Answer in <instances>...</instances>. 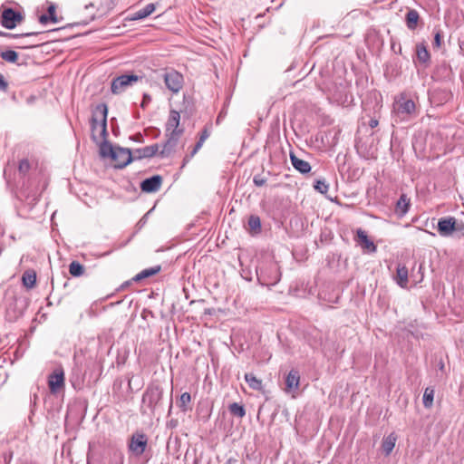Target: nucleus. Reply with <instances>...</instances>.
<instances>
[{
    "label": "nucleus",
    "instance_id": "45",
    "mask_svg": "<svg viewBox=\"0 0 464 464\" xmlns=\"http://www.w3.org/2000/svg\"><path fill=\"white\" fill-rule=\"evenodd\" d=\"M150 101H151L150 96L149 94H147V93H144V94H143L142 102H141L140 106H141L142 108H145V107H146V105H147Z\"/></svg>",
    "mask_w": 464,
    "mask_h": 464
},
{
    "label": "nucleus",
    "instance_id": "46",
    "mask_svg": "<svg viewBox=\"0 0 464 464\" xmlns=\"http://www.w3.org/2000/svg\"><path fill=\"white\" fill-rule=\"evenodd\" d=\"M209 132L207 129H204L200 134L199 140L205 142V140L208 138Z\"/></svg>",
    "mask_w": 464,
    "mask_h": 464
},
{
    "label": "nucleus",
    "instance_id": "10",
    "mask_svg": "<svg viewBox=\"0 0 464 464\" xmlns=\"http://www.w3.org/2000/svg\"><path fill=\"white\" fill-rule=\"evenodd\" d=\"M356 242L363 250L369 253H374L377 250L375 244L368 237L366 232L358 228L356 232Z\"/></svg>",
    "mask_w": 464,
    "mask_h": 464
},
{
    "label": "nucleus",
    "instance_id": "29",
    "mask_svg": "<svg viewBox=\"0 0 464 464\" xmlns=\"http://www.w3.org/2000/svg\"><path fill=\"white\" fill-rule=\"evenodd\" d=\"M69 272L72 276H81L84 273V266L77 261L69 265Z\"/></svg>",
    "mask_w": 464,
    "mask_h": 464
},
{
    "label": "nucleus",
    "instance_id": "55",
    "mask_svg": "<svg viewBox=\"0 0 464 464\" xmlns=\"http://www.w3.org/2000/svg\"><path fill=\"white\" fill-rule=\"evenodd\" d=\"M212 311H213V309H209V308H208V309H205V312H204V313H205V314H212Z\"/></svg>",
    "mask_w": 464,
    "mask_h": 464
},
{
    "label": "nucleus",
    "instance_id": "51",
    "mask_svg": "<svg viewBox=\"0 0 464 464\" xmlns=\"http://www.w3.org/2000/svg\"><path fill=\"white\" fill-rule=\"evenodd\" d=\"M237 460L234 458H229L225 464H237Z\"/></svg>",
    "mask_w": 464,
    "mask_h": 464
},
{
    "label": "nucleus",
    "instance_id": "18",
    "mask_svg": "<svg viewBox=\"0 0 464 464\" xmlns=\"http://www.w3.org/2000/svg\"><path fill=\"white\" fill-rule=\"evenodd\" d=\"M245 381L248 384L249 388H251L254 391H262L263 390V383L262 380L256 377V375L252 372H247L245 374Z\"/></svg>",
    "mask_w": 464,
    "mask_h": 464
},
{
    "label": "nucleus",
    "instance_id": "2",
    "mask_svg": "<svg viewBox=\"0 0 464 464\" xmlns=\"http://www.w3.org/2000/svg\"><path fill=\"white\" fill-rule=\"evenodd\" d=\"M161 397L162 391L159 387L148 388L142 396L141 408L144 413H147L148 410L153 411L156 408H160Z\"/></svg>",
    "mask_w": 464,
    "mask_h": 464
},
{
    "label": "nucleus",
    "instance_id": "52",
    "mask_svg": "<svg viewBox=\"0 0 464 464\" xmlns=\"http://www.w3.org/2000/svg\"><path fill=\"white\" fill-rule=\"evenodd\" d=\"M110 464H122V459H119L118 460H112Z\"/></svg>",
    "mask_w": 464,
    "mask_h": 464
},
{
    "label": "nucleus",
    "instance_id": "26",
    "mask_svg": "<svg viewBox=\"0 0 464 464\" xmlns=\"http://www.w3.org/2000/svg\"><path fill=\"white\" fill-rule=\"evenodd\" d=\"M423 264H417L415 263L413 267L411 268V276L414 280L416 284L420 283L423 280L424 274H423Z\"/></svg>",
    "mask_w": 464,
    "mask_h": 464
},
{
    "label": "nucleus",
    "instance_id": "6",
    "mask_svg": "<svg viewBox=\"0 0 464 464\" xmlns=\"http://www.w3.org/2000/svg\"><path fill=\"white\" fill-rule=\"evenodd\" d=\"M24 17L21 13L11 7L5 8L1 14L0 23L6 29H14L23 21Z\"/></svg>",
    "mask_w": 464,
    "mask_h": 464
},
{
    "label": "nucleus",
    "instance_id": "54",
    "mask_svg": "<svg viewBox=\"0 0 464 464\" xmlns=\"http://www.w3.org/2000/svg\"><path fill=\"white\" fill-rule=\"evenodd\" d=\"M170 382H171V392H172V391H173V389H174V388H173V387H174V386H173V385H174V377H173V376H171Z\"/></svg>",
    "mask_w": 464,
    "mask_h": 464
},
{
    "label": "nucleus",
    "instance_id": "36",
    "mask_svg": "<svg viewBox=\"0 0 464 464\" xmlns=\"http://www.w3.org/2000/svg\"><path fill=\"white\" fill-rule=\"evenodd\" d=\"M55 9H56V7L53 4H51L47 9V11H48L47 15L50 17V21L53 24L58 23V18L55 14Z\"/></svg>",
    "mask_w": 464,
    "mask_h": 464
},
{
    "label": "nucleus",
    "instance_id": "5",
    "mask_svg": "<svg viewBox=\"0 0 464 464\" xmlns=\"http://www.w3.org/2000/svg\"><path fill=\"white\" fill-rule=\"evenodd\" d=\"M464 225L458 224L453 217L441 218L438 221V232L441 237H450L454 231L462 230Z\"/></svg>",
    "mask_w": 464,
    "mask_h": 464
},
{
    "label": "nucleus",
    "instance_id": "42",
    "mask_svg": "<svg viewBox=\"0 0 464 464\" xmlns=\"http://www.w3.org/2000/svg\"><path fill=\"white\" fill-rule=\"evenodd\" d=\"M8 89V82L5 81V77L0 73V91L6 92Z\"/></svg>",
    "mask_w": 464,
    "mask_h": 464
},
{
    "label": "nucleus",
    "instance_id": "30",
    "mask_svg": "<svg viewBox=\"0 0 464 464\" xmlns=\"http://www.w3.org/2000/svg\"><path fill=\"white\" fill-rule=\"evenodd\" d=\"M0 57L5 62L15 63L18 60V53L13 50H6L0 53Z\"/></svg>",
    "mask_w": 464,
    "mask_h": 464
},
{
    "label": "nucleus",
    "instance_id": "32",
    "mask_svg": "<svg viewBox=\"0 0 464 464\" xmlns=\"http://www.w3.org/2000/svg\"><path fill=\"white\" fill-rule=\"evenodd\" d=\"M114 150H115V148H113L110 143L103 142L101 145L100 152L102 157H111V158Z\"/></svg>",
    "mask_w": 464,
    "mask_h": 464
},
{
    "label": "nucleus",
    "instance_id": "23",
    "mask_svg": "<svg viewBox=\"0 0 464 464\" xmlns=\"http://www.w3.org/2000/svg\"><path fill=\"white\" fill-rule=\"evenodd\" d=\"M248 230L251 234H258L261 232V220L256 215H251L247 221Z\"/></svg>",
    "mask_w": 464,
    "mask_h": 464
},
{
    "label": "nucleus",
    "instance_id": "40",
    "mask_svg": "<svg viewBox=\"0 0 464 464\" xmlns=\"http://www.w3.org/2000/svg\"><path fill=\"white\" fill-rule=\"evenodd\" d=\"M441 37L442 36H441L440 31H437L435 33V35H434V41H433L434 47H437V48L440 47V45H441Z\"/></svg>",
    "mask_w": 464,
    "mask_h": 464
},
{
    "label": "nucleus",
    "instance_id": "43",
    "mask_svg": "<svg viewBox=\"0 0 464 464\" xmlns=\"http://www.w3.org/2000/svg\"><path fill=\"white\" fill-rule=\"evenodd\" d=\"M82 353V352L79 351V352H75L73 354V362L76 367H79L82 364L81 358H80Z\"/></svg>",
    "mask_w": 464,
    "mask_h": 464
},
{
    "label": "nucleus",
    "instance_id": "57",
    "mask_svg": "<svg viewBox=\"0 0 464 464\" xmlns=\"http://www.w3.org/2000/svg\"><path fill=\"white\" fill-rule=\"evenodd\" d=\"M172 422H173V420H170L169 421V425H171V424H172Z\"/></svg>",
    "mask_w": 464,
    "mask_h": 464
},
{
    "label": "nucleus",
    "instance_id": "12",
    "mask_svg": "<svg viewBox=\"0 0 464 464\" xmlns=\"http://www.w3.org/2000/svg\"><path fill=\"white\" fill-rule=\"evenodd\" d=\"M159 149V144H152L143 148L135 149L132 150L133 159L135 160L153 157L154 155L157 154Z\"/></svg>",
    "mask_w": 464,
    "mask_h": 464
},
{
    "label": "nucleus",
    "instance_id": "11",
    "mask_svg": "<svg viewBox=\"0 0 464 464\" xmlns=\"http://www.w3.org/2000/svg\"><path fill=\"white\" fill-rule=\"evenodd\" d=\"M48 385L52 393H56L64 386V373L63 371L53 372L48 378Z\"/></svg>",
    "mask_w": 464,
    "mask_h": 464
},
{
    "label": "nucleus",
    "instance_id": "7",
    "mask_svg": "<svg viewBox=\"0 0 464 464\" xmlns=\"http://www.w3.org/2000/svg\"><path fill=\"white\" fill-rule=\"evenodd\" d=\"M111 159L116 162L115 167L122 169L134 160L132 151L130 149L116 147Z\"/></svg>",
    "mask_w": 464,
    "mask_h": 464
},
{
    "label": "nucleus",
    "instance_id": "56",
    "mask_svg": "<svg viewBox=\"0 0 464 464\" xmlns=\"http://www.w3.org/2000/svg\"><path fill=\"white\" fill-rule=\"evenodd\" d=\"M171 410H172V405L170 404V406H169V412H170V411H171Z\"/></svg>",
    "mask_w": 464,
    "mask_h": 464
},
{
    "label": "nucleus",
    "instance_id": "15",
    "mask_svg": "<svg viewBox=\"0 0 464 464\" xmlns=\"http://www.w3.org/2000/svg\"><path fill=\"white\" fill-rule=\"evenodd\" d=\"M300 374L297 370L292 369L285 377V391L291 392L299 387Z\"/></svg>",
    "mask_w": 464,
    "mask_h": 464
},
{
    "label": "nucleus",
    "instance_id": "38",
    "mask_svg": "<svg viewBox=\"0 0 464 464\" xmlns=\"http://www.w3.org/2000/svg\"><path fill=\"white\" fill-rule=\"evenodd\" d=\"M253 182L256 187H262L266 183V179L261 175H255Z\"/></svg>",
    "mask_w": 464,
    "mask_h": 464
},
{
    "label": "nucleus",
    "instance_id": "13",
    "mask_svg": "<svg viewBox=\"0 0 464 464\" xmlns=\"http://www.w3.org/2000/svg\"><path fill=\"white\" fill-rule=\"evenodd\" d=\"M290 160L297 171H299L302 174H307L311 171V165L308 161H305L302 159H299L295 153H290Z\"/></svg>",
    "mask_w": 464,
    "mask_h": 464
},
{
    "label": "nucleus",
    "instance_id": "27",
    "mask_svg": "<svg viewBox=\"0 0 464 464\" xmlns=\"http://www.w3.org/2000/svg\"><path fill=\"white\" fill-rule=\"evenodd\" d=\"M228 410L229 412L236 417L243 418L246 415V410L244 406L237 402L231 403L228 406Z\"/></svg>",
    "mask_w": 464,
    "mask_h": 464
},
{
    "label": "nucleus",
    "instance_id": "20",
    "mask_svg": "<svg viewBox=\"0 0 464 464\" xmlns=\"http://www.w3.org/2000/svg\"><path fill=\"white\" fill-rule=\"evenodd\" d=\"M420 20V14L417 10L410 9L406 14V25L410 30H415L418 22Z\"/></svg>",
    "mask_w": 464,
    "mask_h": 464
},
{
    "label": "nucleus",
    "instance_id": "53",
    "mask_svg": "<svg viewBox=\"0 0 464 464\" xmlns=\"http://www.w3.org/2000/svg\"><path fill=\"white\" fill-rule=\"evenodd\" d=\"M439 366H440V370H441V371H443V370H444V363H443V362H442V361H440V362Z\"/></svg>",
    "mask_w": 464,
    "mask_h": 464
},
{
    "label": "nucleus",
    "instance_id": "34",
    "mask_svg": "<svg viewBox=\"0 0 464 464\" xmlns=\"http://www.w3.org/2000/svg\"><path fill=\"white\" fill-rule=\"evenodd\" d=\"M167 130L169 132L168 135L169 136V138L168 141L164 144L163 150L160 152L162 155L170 153V150H171V148H172L171 140H172V138L174 136V130H171L169 128H168Z\"/></svg>",
    "mask_w": 464,
    "mask_h": 464
},
{
    "label": "nucleus",
    "instance_id": "17",
    "mask_svg": "<svg viewBox=\"0 0 464 464\" xmlns=\"http://www.w3.org/2000/svg\"><path fill=\"white\" fill-rule=\"evenodd\" d=\"M397 436L394 432L384 437L382 442V450L385 456H389L395 447Z\"/></svg>",
    "mask_w": 464,
    "mask_h": 464
},
{
    "label": "nucleus",
    "instance_id": "14",
    "mask_svg": "<svg viewBox=\"0 0 464 464\" xmlns=\"http://www.w3.org/2000/svg\"><path fill=\"white\" fill-rule=\"evenodd\" d=\"M411 206V199L406 194L402 193L395 205V213L398 217L401 218L406 215Z\"/></svg>",
    "mask_w": 464,
    "mask_h": 464
},
{
    "label": "nucleus",
    "instance_id": "16",
    "mask_svg": "<svg viewBox=\"0 0 464 464\" xmlns=\"http://www.w3.org/2000/svg\"><path fill=\"white\" fill-rule=\"evenodd\" d=\"M416 56L420 63L427 67L430 61V54L425 44L420 43L416 45Z\"/></svg>",
    "mask_w": 464,
    "mask_h": 464
},
{
    "label": "nucleus",
    "instance_id": "8",
    "mask_svg": "<svg viewBox=\"0 0 464 464\" xmlns=\"http://www.w3.org/2000/svg\"><path fill=\"white\" fill-rule=\"evenodd\" d=\"M147 437L142 433H135L129 442V450L135 455L140 456L147 447Z\"/></svg>",
    "mask_w": 464,
    "mask_h": 464
},
{
    "label": "nucleus",
    "instance_id": "19",
    "mask_svg": "<svg viewBox=\"0 0 464 464\" xmlns=\"http://www.w3.org/2000/svg\"><path fill=\"white\" fill-rule=\"evenodd\" d=\"M409 271L405 266H398L396 271V282L401 287H405L408 284Z\"/></svg>",
    "mask_w": 464,
    "mask_h": 464
},
{
    "label": "nucleus",
    "instance_id": "1",
    "mask_svg": "<svg viewBox=\"0 0 464 464\" xmlns=\"http://www.w3.org/2000/svg\"><path fill=\"white\" fill-rule=\"evenodd\" d=\"M107 114L108 108L105 104L97 105L91 120V128L92 132L100 129L101 135L102 137L107 135Z\"/></svg>",
    "mask_w": 464,
    "mask_h": 464
},
{
    "label": "nucleus",
    "instance_id": "44",
    "mask_svg": "<svg viewBox=\"0 0 464 464\" xmlns=\"http://www.w3.org/2000/svg\"><path fill=\"white\" fill-rule=\"evenodd\" d=\"M179 120H180V115H179V112L176 111V125H175V128H176V136L179 135L180 133H182V130H180L179 128Z\"/></svg>",
    "mask_w": 464,
    "mask_h": 464
},
{
    "label": "nucleus",
    "instance_id": "33",
    "mask_svg": "<svg viewBox=\"0 0 464 464\" xmlns=\"http://www.w3.org/2000/svg\"><path fill=\"white\" fill-rule=\"evenodd\" d=\"M203 141L201 140H198L197 143L195 144L193 150H191V152L188 154V155H186L184 160H183V165L181 166V168H183L185 166V164L187 162H188L190 160L191 158L194 157V155L200 150V148L202 147L203 145Z\"/></svg>",
    "mask_w": 464,
    "mask_h": 464
},
{
    "label": "nucleus",
    "instance_id": "48",
    "mask_svg": "<svg viewBox=\"0 0 464 464\" xmlns=\"http://www.w3.org/2000/svg\"><path fill=\"white\" fill-rule=\"evenodd\" d=\"M378 124H379V121H378V120H377V119H371V120L369 121V126H370L372 129H373V128L377 127V126H378Z\"/></svg>",
    "mask_w": 464,
    "mask_h": 464
},
{
    "label": "nucleus",
    "instance_id": "37",
    "mask_svg": "<svg viewBox=\"0 0 464 464\" xmlns=\"http://www.w3.org/2000/svg\"><path fill=\"white\" fill-rule=\"evenodd\" d=\"M19 172L22 174H25L30 169V163L27 160L24 159L19 162L18 166Z\"/></svg>",
    "mask_w": 464,
    "mask_h": 464
},
{
    "label": "nucleus",
    "instance_id": "4",
    "mask_svg": "<svg viewBox=\"0 0 464 464\" xmlns=\"http://www.w3.org/2000/svg\"><path fill=\"white\" fill-rule=\"evenodd\" d=\"M394 111L401 120H408L415 115L416 105L412 100L401 97L394 104Z\"/></svg>",
    "mask_w": 464,
    "mask_h": 464
},
{
    "label": "nucleus",
    "instance_id": "25",
    "mask_svg": "<svg viewBox=\"0 0 464 464\" xmlns=\"http://www.w3.org/2000/svg\"><path fill=\"white\" fill-rule=\"evenodd\" d=\"M160 266L144 269L140 273L137 274L133 277V280L134 281H140V280H142L144 278H147V277H150L151 276L156 275L157 273L160 272Z\"/></svg>",
    "mask_w": 464,
    "mask_h": 464
},
{
    "label": "nucleus",
    "instance_id": "39",
    "mask_svg": "<svg viewBox=\"0 0 464 464\" xmlns=\"http://www.w3.org/2000/svg\"><path fill=\"white\" fill-rule=\"evenodd\" d=\"M164 79H165V83H166L167 87L170 91L174 92V79L171 77V75L165 73Z\"/></svg>",
    "mask_w": 464,
    "mask_h": 464
},
{
    "label": "nucleus",
    "instance_id": "58",
    "mask_svg": "<svg viewBox=\"0 0 464 464\" xmlns=\"http://www.w3.org/2000/svg\"><path fill=\"white\" fill-rule=\"evenodd\" d=\"M167 447L169 449V440L168 441Z\"/></svg>",
    "mask_w": 464,
    "mask_h": 464
},
{
    "label": "nucleus",
    "instance_id": "24",
    "mask_svg": "<svg viewBox=\"0 0 464 464\" xmlns=\"http://www.w3.org/2000/svg\"><path fill=\"white\" fill-rule=\"evenodd\" d=\"M178 406L185 412L192 410L191 395L189 392H183L180 395Z\"/></svg>",
    "mask_w": 464,
    "mask_h": 464
},
{
    "label": "nucleus",
    "instance_id": "22",
    "mask_svg": "<svg viewBox=\"0 0 464 464\" xmlns=\"http://www.w3.org/2000/svg\"><path fill=\"white\" fill-rule=\"evenodd\" d=\"M23 285L26 288H33L36 283V274L34 270H26L22 276Z\"/></svg>",
    "mask_w": 464,
    "mask_h": 464
},
{
    "label": "nucleus",
    "instance_id": "47",
    "mask_svg": "<svg viewBox=\"0 0 464 464\" xmlns=\"http://www.w3.org/2000/svg\"><path fill=\"white\" fill-rule=\"evenodd\" d=\"M48 21H50V17L47 15V14H42L40 17H39V22L41 24H46Z\"/></svg>",
    "mask_w": 464,
    "mask_h": 464
},
{
    "label": "nucleus",
    "instance_id": "35",
    "mask_svg": "<svg viewBox=\"0 0 464 464\" xmlns=\"http://www.w3.org/2000/svg\"><path fill=\"white\" fill-rule=\"evenodd\" d=\"M37 33H24V34H11V33H5V32H2L0 31V36H4V37H9V38H19V37H28V36H32V35H36Z\"/></svg>",
    "mask_w": 464,
    "mask_h": 464
},
{
    "label": "nucleus",
    "instance_id": "21",
    "mask_svg": "<svg viewBox=\"0 0 464 464\" xmlns=\"http://www.w3.org/2000/svg\"><path fill=\"white\" fill-rule=\"evenodd\" d=\"M155 11V5L153 4H148L143 8L138 10L133 14L132 20H141L150 15Z\"/></svg>",
    "mask_w": 464,
    "mask_h": 464
},
{
    "label": "nucleus",
    "instance_id": "50",
    "mask_svg": "<svg viewBox=\"0 0 464 464\" xmlns=\"http://www.w3.org/2000/svg\"><path fill=\"white\" fill-rule=\"evenodd\" d=\"M188 111H189V112L193 111V105L189 102H188V106L186 107L185 113H188Z\"/></svg>",
    "mask_w": 464,
    "mask_h": 464
},
{
    "label": "nucleus",
    "instance_id": "41",
    "mask_svg": "<svg viewBox=\"0 0 464 464\" xmlns=\"http://www.w3.org/2000/svg\"><path fill=\"white\" fill-rule=\"evenodd\" d=\"M182 80H183V76L180 73H179L178 72H176V80H175V82H176V93L182 87V84H181Z\"/></svg>",
    "mask_w": 464,
    "mask_h": 464
},
{
    "label": "nucleus",
    "instance_id": "3",
    "mask_svg": "<svg viewBox=\"0 0 464 464\" xmlns=\"http://www.w3.org/2000/svg\"><path fill=\"white\" fill-rule=\"evenodd\" d=\"M142 78L136 74H122L111 81V91L113 94H120L133 86Z\"/></svg>",
    "mask_w": 464,
    "mask_h": 464
},
{
    "label": "nucleus",
    "instance_id": "9",
    "mask_svg": "<svg viewBox=\"0 0 464 464\" xmlns=\"http://www.w3.org/2000/svg\"><path fill=\"white\" fill-rule=\"evenodd\" d=\"M162 183V177L160 175L152 176L144 179L140 183V189L146 193H153L160 190Z\"/></svg>",
    "mask_w": 464,
    "mask_h": 464
},
{
    "label": "nucleus",
    "instance_id": "28",
    "mask_svg": "<svg viewBox=\"0 0 464 464\" xmlns=\"http://www.w3.org/2000/svg\"><path fill=\"white\" fill-rule=\"evenodd\" d=\"M433 398H434V389L432 388H426L423 393V405L425 408H430L433 404Z\"/></svg>",
    "mask_w": 464,
    "mask_h": 464
},
{
    "label": "nucleus",
    "instance_id": "31",
    "mask_svg": "<svg viewBox=\"0 0 464 464\" xmlns=\"http://www.w3.org/2000/svg\"><path fill=\"white\" fill-rule=\"evenodd\" d=\"M314 188L315 190L322 194L327 193L329 189V185L326 183L325 179H316L314 184Z\"/></svg>",
    "mask_w": 464,
    "mask_h": 464
},
{
    "label": "nucleus",
    "instance_id": "49",
    "mask_svg": "<svg viewBox=\"0 0 464 464\" xmlns=\"http://www.w3.org/2000/svg\"><path fill=\"white\" fill-rule=\"evenodd\" d=\"M174 121V109L169 110V122Z\"/></svg>",
    "mask_w": 464,
    "mask_h": 464
}]
</instances>
